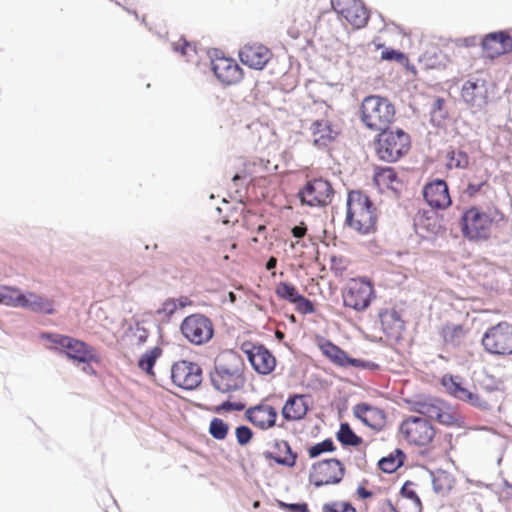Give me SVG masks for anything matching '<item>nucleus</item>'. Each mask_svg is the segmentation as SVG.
<instances>
[{"mask_svg":"<svg viewBox=\"0 0 512 512\" xmlns=\"http://www.w3.org/2000/svg\"><path fill=\"white\" fill-rule=\"evenodd\" d=\"M229 426L220 418H213L210 422L209 432L217 440H223L228 434Z\"/></svg>","mask_w":512,"mask_h":512,"instance_id":"obj_41","label":"nucleus"},{"mask_svg":"<svg viewBox=\"0 0 512 512\" xmlns=\"http://www.w3.org/2000/svg\"><path fill=\"white\" fill-rule=\"evenodd\" d=\"M171 379L179 388L192 390L202 381V370L197 363L181 360L171 367Z\"/></svg>","mask_w":512,"mask_h":512,"instance_id":"obj_16","label":"nucleus"},{"mask_svg":"<svg viewBox=\"0 0 512 512\" xmlns=\"http://www.w3.org/2000/svg\"><path fill=\"white\" fill-rule=\"evenodd\" d=\"M423 197L432 209L444 210L451 203L448 185L444 180L434 179L423 187Z\"/></svg>","mask_w":512,"mask_h":512,"instance_id":"obj_20","label":"nucleus"},{"mask_svg":"<svg viewBox=\"0 0 512 512\" xmlns=\"http://www.w3.org/2000/svg\"><path fill=\"white\" fill-rule=\"evenodd\" d=\"M345 474L342 462L337 459H327L313 465L310 482L316 487L339 483Z\"/></svg>","mask_w":512,"mask_h":512,"instance_id":"obj_15","label":"nucleus"},{"mask_svg":"<svg viewBox=\"0 0 512 512\" xmlns=\"http://www.w3.org/2000/svg\"><path fill=\"white\" fill-rule=\"evenodd\" d=\"M374 181L381 190H391L399 192L402 187V181L399 179L396 171L392 167L380 168L374 175Z\"/></svg>","mask_w":512,"mask_h":512,"instance_id":"obj_32","label":"nucleus"},{"mask_svg":"<svg viewBox=\"0 0 512 512\" xmlns=\"http://www.w3.org/2000/svg\"><path fill=\"white\" fill-rule=\"evenodd\" d=\"M228 299L230 303H234L236 301V296L233 291H229L228 293Z\"/></svg>","mask_w":512,"mask_h":512,"instance_id":"obj_56","label":"nucleus"},{"mask_svg":"<svg viewBox=\"0 0 512 512\" xmlns=\"http://www.w3.org/2000/svg\"><path fill=\"white\" fill-rule=\"evenodd\" d=\"M376 139V153L386 162H396L408 153L411 146L410 136L402 129H384Z\"/></svg>","mask_w":512,"mask_h":512,"instance_id":"obj_7","label":"nucleus"},{"mask_svg":"<svg viewBox=\"0 0 512 512\" xmlns=\"http://www.w3.org/2000/svg\"><path fill=\"white\" fill-rule=\"evenodd\" d=\"M236 247H237V244H236V243H233V244L231 245V248H232V249H235Z\"/></svg>","mask_w":512,"mask_h":512,"instance_id":"obj_63","label":"nucleus"},{"mask_svg":"<svg viewBox=\"0 0 512 512\" xmlns=\"http://www.w3.org/2000/svg\"><path fill=\"white\" fill-rule=\"evenodd\" d=\"M352 411L357 419L374 430H381L386 425V414L379 407L362 402L354 405Z\"/></svg>","mask_w":512,"mask_h":512,"instance_id":"obj_23","label":"nucleus"},{"mask_svg":"<svg viewBox=\"0 0 512 512\" xmlns=\"http://www.w3.org/2000/svg\"><path fill=\"white\" fill-rule=\"evenodd\" d=\"M43 338L55 345V349L63 352L69 359L78 363L97 362L95 349L85 342L60 334H43Z\"/></svg>","mask_w":512,"mask_h":512,"instance_id":"obj_9","label":"nucleus"},{"mask_svg":"<svg viewBox=\"0 0 512 512\" xmlns=\"http://www.w3.org/2000/svg\"><path fill=\"white\" fill-rule=\"evenodd\" d=\"M468 164L469 157L464 151H452L449 154L448 168H466Z\"/></svg>","mask_w":512,"mask_h":512,"instance_id":"obj_42","label":"nucleus"},{"mask_svg":"<svg viewBox=\"0 0 512 512\" xmlns=\"http://www.w3.org/2000/svg\"><path fill=\"white\" fill-rule=\"evenodd\" d=\"M162 355V349L158 346L145 352L138 361V367L150 376H154L153 367L156 360Z\"/></svg>","mask_w":512,"mask_h":512,"instance_id":"obj_36","label":"nucleus"},{"mask_svg":"<svg viewBox=\"0 0 512 512\" xmlns=\"http://www.w3.org/2000/svg\"><path fill=\"white\" fill-rule=\"evenodd\" d=\"M335 450L334 443L331 439H326L320 443L311 446L308 449V455L310 458H315L324 452H332Z\"/></svg>","mask_w":512,"mask_h":512,"instance_id":"obj_45","label":"nucleus"},{"mask_svg":"<svg viewBox=\"0 0 512 512\" xmlns=\"http://www.w3.org/2000/svg\"><path fill=\"white\" fill-rule=\"evenodd\" d=\"M360 283H361V284H363V285L369 286V287H371V286H372V283L370 282V280L365 279V278H362V279L360 280Z\"/></svg>","mask_w":512,"mask_h":512,"instance_id":"obj_57","label":"nucleus"},{"mask_svg":"<svg viewBox=\"0 0 512 512\" xmlns=\"http://www.w3.org/2000/svg\"><path fill=\"white\" fill-rule=\"evenodd\" d=\"M322 512H356L351 503L345 501H333L325 503Z\"/></svg>","mask_w":512,"mask_h":512,"instance_id":"obj_44","label":"nucleus"},{"mask_svg":"<svg viewBox=\"0 0 512 512\" xmlns=\"http://www.w3.org/2000/svg\"><path fill=\"white\" fill-rule=\"evenodd\" d=\"M301 204L310 207H324L332 202L334 189L328 180L314 178L308 180L297 194Z\"/></svg>","mask_w":512,"mask_h":512,"instance_id":"obj_10","label":"nucleus"},{"mask_svg":"<svg viewBox=\"0 0 512 512\" xmlns=\"http://www.w3.org/2000/svg\"><path fill=\"white\" fill-rule=\"evenodd\" d=\"M239 178H240L239 175L236 174V175L233 176L232 180L233 181H237Z\"/></svg>","mask_w":512,"mask_h":512,"instance_id":"obj_61","label":"nucleus"},{"mask_svg":"<svg viewBox=\"0 0 512 512\" xmlns=\"http://www.w3.org/2000/svg\"><path fill=\"white\" fill-rule=\"evenodd\" d=\"M336 436L337 440L343 446H359L363 442L362 438L356 435L350 425L346 422L340 424V428Z\"/></svg>","mask_w":512,"mask_h":512,"instance_id":"obj_37","label":"nucleus"},{"mask_svg":"<svg viewBox=\"0 0 512 512\" xmlns=\"http://www.w3.org/2000/svg\"><path fill=\"white\" fill-rule=\"evenodd\" d=\"M412 409L448 427H461L464 423V418L459 409L441 399L432 398L416 401Z\"/></svg>","mask_w":512,"mask_h":512,"instance_id":"obj_6","label":"nucleus"},{"mask_svg":"<svg viewBox=\"0 0 512 512\" xmlns=\"http://www.w3.org/2000/svg\"><path fill=\"white\" fill-rule=\"evenodd\" d=\"M454 477L445 471H437L433 476V488L437 493L446 494L454 486Z\"/></svg>","mask_w":512,"mask_h":512,"instance_id":"obj_38","label":"nucleus"},{"mask_svg":"<svg viewBox=\"0 0 512 512\" xmlns=\"http://www.w3.org/2000/svg\"><path fill=\"white\" fill-rule=\"evenodd\" d=\"M245 409V404L242 402L225 401L221 405L213 409L214 412L220 413L221 411H242Z\"/></svg>","mask_w":512,"mask_h":512,"instance_id":"obj_49","label":"nucleus"},{"mask_svg":"<svg viewBox=\"0 0 512 512\" xmlns=\"http://www.w3.org/2000/svg\"><path fill=\"white\" fill-rule=\"evenodd\" d=\"M346 224L360 234L376 230V207L362 191H350L347 198Z\"/></svg>","mask_w":512,"mask_h":512,"instance_id":"obj_4","label":"nucleus"},{"mask_svg":"<svg viewBox=\"0 0 512 512\" xmlns=\"http://www.w3.org/2000/svg\"><path fill=\"white\" fill-rule=\"evenodd\" d=\"M279 296L295 306L301 314H311L315 311L313 303L298 293V290H277Z\"/></svg>","mask_w":512,"mask_h":512,"instance_id":"obj_33","label":"nucleus"},{"mask_svg":"<svg viewBox=\"0 0 512 512\" xmlns=\"http://www.w3.org/2000/svg\"><path fill=\"white\" fill-rule=\"evenodd\" d=\"M356 494H357L358 498H360V499H367V498L372 497V495H373V493L371 491L367 490L363 486H359L357 488Z\"/></svg>","mask_w":512,"mask_h":512,"instance_id":"obj_53","label":"nucleus"},{"mask_svg":"<svg viewBox=\"0 0 512 512\" xmlns=\"http://www.w3.org/2000/svg\"><path fill=\"white\" fill-rule=\"evenodd\" d=\"M277 265V259L275 257H270L266 263V269L268 271L273 270Z\"/></svg>","mask_w":512,"mask_h":512,"instance_id":"obj_55","label":"nucleus"},{"mask_svg":"<svg viewBox=\"0 0 512 512\" xmlns=\"http://www.w3.org/2000/svg\"><path fill=\"white\" fill-rule=\"evenodd\" d=\"M277 416L278 413L276 409L264 401L245 411L246 419L261 430L274 427L276 425Z\"/></svg>","mask_w":512,"mask_h":512,"instance_id":"obj_22","label":"nucleus"},{"mask_svg":"<svg viewBox=\"0 0 512 512\" xmlns=\"http://www.w3.org/2000/svg\"><path fill=\"white\" fill-rule=\"evenodd\" d=\"M382 512H398L391 500H385L382 504Z\"/></svg>","mask_w":512,"mask_h":512,"instance_id":"obj_54","label":"nucleus"},{"mask_svg":"<svg viewBox=\"0 0 512 512\" xmlns=\"http://www.w3.org/2000/svg\"><path fill=\"white\" fill-rule=\"evenodd\" d=\"M288 33L294 38H298L299 37V33L296 32V31H292V29H289Z\"/></svg>","mask_w":512,"mask_h":512,"instance_id":"obj_58","label":"nucleus"},{"mask_svg":"<svg viewBox=\"0 0 512 512\" xmlns=\"http://www.w3.org/2000/svg\"><path fill=\"white\" fill-rule=\"evenodd\" d=\"M310 409L309 396L304 394H293L288 397L282 407V416L288 421H299L305 418Z\"/></svg>","mask_w":512,"mask_h":512,"instance_id":"obj_24","label":"nucleus"},{"mask_svg":"<svg viewBox=\"0 0 512 512\" xmlns=\"http://www.w3.org/2000/svg\"><path fill=\"white\" fill-rule=\"evenodd\" d=\"M244 222L249 229H255L258 235H261L264 240L266 239V225L262 221L261 216L249 211L244 217Z\"/></svg>","mask_w":512,"mask_h":512,"instance_id":"obj_40","label":"nucleus"},{"mask_svg":"<svg viewBox=\"0 0 512 512\" xmlns=\"http://www.w3.org/2000/svg\"><path fill=\"white\" fill-rule=\"evenodd\" d=\"M467 332L468 329L464 325L447 323L442 327L441 335L445 343L459 345Z\"/></svg>","mask_w":512,"mask_h":512,"instance_id":"obj_35","label":"nucleus"},{"mask_svg":"<svg viewBox=\"0 0 512 512\" xmlns=\"http://www.w3.org/2000/svg\"><path fill=\"white\" fill-rule=\"evenodd\" d=\"M211 67L216 78L224 85H234L243 79V70L233 58L215 56Z\"/></svg>","mask_w":512,"mask_h":512,"instance_id":"obj_17","label":"nucleus"},{"mask_svg":"<svg viewBox=\"0 0 512 512\" xmlns=\"http://www.w3.org/2000/svg\"><path fill=\"white\" fill-rule=\"evenodd\" d=\"M291 232L295 238H302L307 232V227L302 222L300 225L293 227Z\"/></svg>","mask_w":512,"mask_h":512,"instance_id":"obj_52","label":"nucleus"},{"mask_svg":"<svg viewBox=\"0 0 512 512\" xmlns=\"http://www.w3.org/2000/svg\"><path fill=\"white\" fill-rule=\"evenodd\" d=\"M192 305V301L186 296L168 298L156 309L155 314L161 321H169L178 311Z\"/></svg>","mask_w":512,"mask_h":512,"instance_id":"obj_31","label":"nucleus"},{"mask_svg":"<svg viewBox=\"0 0 512 512\" xmlns=\"http://www.w3.org/2000/svg\"><path fill=\"white\" fill-rule=\"evenodd\" d=\"M404 454L401 450H396V454L382 458L378 466L385 473L395 472L403 464Z\"/></svg>","mask_w":512,"mask_h":512,"instance_id":"obj_39","label":"nucleus"},{"mask_svg":"<svg viewBox=\"0 0 512 512\" xmlns=\"http://www.w3.org/2000/svg\"><path fill=\"white\" fill-rule=\"evenodd\" d=\"M321 352L329 358L334 364L341 367H357V368H367L369 366L363 360L350 358L345 351L336 346L330 341H325L320 345Z\"/></svg>","mask_w":512,"mask_h":512,"instance_id":"obj_25","label":"nucleus"},{"mask_svg":"<svg viewBox=\"0 0 512 512\" xmlns=\"http://www.w3.org/2000/svg\"><path fill=\"white\" fill-rule=\"evenodd\" d=\"M210 380L212 386L221 393L241 390L246 382L242 357L231 351L222 353L215 361Z\"/></svg>","mask_w":512,"mask_h":512,"instance_id":"obj_2","label":"nucleus"},{"mask_svg":"<svg viewBox=\"0 0 512 512\" xmlns=\"http://www.w3.org/2000/svg\"><path fill=\"white\" fill-rule=\"evenodd\" d=\"M331 6L355 29L363 28L368 23L369 12L361 0H331Z\"/></svg>","mask_w":512,"mask_h":512,"instance_id":"obj_14","label":"nucleus"},{"mask_svg":"<svg viewBox=\"0 0 512 512\" xmlns=\"http://www.w3.org/2000/svg\"><path fill=\"white\" fill-rule=\"evenodd\" d=\"M172 46L174 51L179 52L182 55H187L190 50L194 51L192 45L183 38H180L178 41L174 42Z\"/></svg>","mask_w":512,"mask_h":512,"instance_id":"obj_50","label":"nucleus"},{"mask_svg":"<svg viewBox=\"0 0 512 512\" xmlns=\"http://www.w3.org/2000/svg\"><path fill=\"white\" fill-rule=\"evenodd\" d=\"M490 173L487 168L478 166L475 168L473 174L471 175L465 193L469 197L476 196L477 193L484 190L485 192L491 191L494 193L493 189L489 185Z\"/></svg>","mask_w":512,"mask_h":512,"instance_id":"obj_30","label":"nucleus"},{"mask_svg":"<svg viewBox=\"0 0 512 512\" xmlns=\"http://www.w3.org/2000/svg\"><path fill=\"white\" fill-rule=\"evenodd\" d=\"M0 304L48 314L53 312L51 301L43 299L31 291L23 293L22 290H0Z\"/></svg>","mask_w":512,"mask_h":512,"instance_id":"obj_11","label":"nucleus"},{"mask_svg":"<svg viewBox=\"0 0 512 512\" xmlns=\"http://www.w3.org/2000/svg\"><path fill=\"white\" fill-rule=\"evenodd\" d=\"M381 60L403 63L407 61V57L403 52L394 49H385L381 53Z\"/></svg>","mask_w":512,"mask_h":512,"instance_id":"obj_47","label":"nucleus"},{"mask_svg":"<svg viewBox=\"0 0 512 512\" xmlns=\"http://www.w3.org/2000/svg\"><path fill=\"white\" fill-rule=\"evenodd\" d=\"M259 504H260L259 501L254 502V504H253L254 508L259 507Z\"/></svg>","mask_w":512,"mask_h":512,"instance_id":"obj_62","label":"nucleus"},{"mask_svg":"<svg viewBox=\"0 0 512 512\" xmlns=\"http://www.w3.org/2000/svg\"><path fill=\"white\" fill-rule=\"evenodd\" d=\"M375 298V290H343L342 293L344 306L358 312L367 309Z\"/></svg>","mask_w":512,"mask_h":512,"instance_id":"obj_28","label":"nucleus"},{"mask_svg":"<svg viewBox=\"0 0 512 512\" xmlns=\"http://www.w3.org/2000/svg\"><path fill=\"white\" fill-rule=\"evenodd\" d=\"M441 383L454 398L483 410H499L506 398L504 389L499 385H480L471 392L462 386L459 377L452 375L443 376Z\"/></svg>","mask_w":512,"mask_h":512,"instance_id":"obj_1","label":"nucleus"},{"mask_svg":"<svg viewBox=\"0 0 512 512\" xmlns=\"http://www.w3.org/2000/svg\"><path fill=\"white\" fill-rule=\"evenodd\" d=\"M276 448L279 453L277 455L268 453L266 458L272 459L276 463L287 467H293L296 464L297 455L292 452L291 446L287 441L276 443Z\"/></svg>","mask_w":512,"mask_h":512,"instance_id":"obj_34","label":"nucleus"},{"mask_svg":"<svg viewBox=\"0 0 512 512\" xmlns=\"http://www.w3.org/2000/svg\"><path fill=\"white\" fill-rule=\"evenodd\" d=\"M481 47L487 58L494 59L512 51V37L505 31L489 33L483 38Z\"/></svg>","mask_w":512,"mask_h":512,"instance_id":"obj_21","label":"nucleus"},{"mask_svg":"<svg viewBox=\"0 0 512 512\" xmlns=\"http://www.w3.org/2000/svg\"><path fill=\"white\" fill-rule=\"evenodd\" d=\"M289 320L293 323H296V317L293 314L289 316Z\"/></svg>","mask_w":512,"mask_h":512,"instance_id":"obj_59","label":"nucleus"},{"mask_svg":"<svg viewBox=\"0 0 512 512\" xmlns=\"http://www.w3.org/2000/svg\"><path fill=\"white\" fill-rule=\"evenodd\" d=\"M399 432L409 445L416 447H429L436 436L433 424L427 418L418 416L405 418Z\"/></svg>","mask_w":512,"mask_h":512,"instance_id":"obj_8","label":"nucleus"},{"mask_svg":"<svg viewBox=\"0 0 512 512\" xmlns=\"http://www.w3.org/2000/svg\"><path fill=\"white\" fill-rule=\"evenodd\" d=\"M237 441L240 445L247 444L253 436L251 429L247 426H239L235 431Z\"/></svg>","mask_w":512,"mask_h":512,"instance_id":"obj_48","label":"nucleus"},{"mask_svg":"<svg viewBox=\"0 0 512 512\" xmlns=\"http://www.w3.org/2000/svg\"><path fill=\"white\" fill-rule=\"evenodd\" d=\"M239 58L249 68L263 70L272 58V52L261 43H248L240 49Z\"/></svg>","mask_w":512,"mask_h":512,"instance_id":"obj_18","label":"nucleus"},{"mask_svg":"<svg viewBox=\"0 0 512 512\" xmlns=\"http://www.w3.org/2000/svg\"><path fill=\"white\" fill-rule=\"evenodd\" d=\"M180 329L183 336L195 345L207 343L214 334L211 320L202 314H191L184 318Z\"/></svg>","mask_w":512,"mask_h":512,"instance_id":"obj_13","label":"nucleus"},{"mask_svg":"<svg viewBox=\"0 0 512 512\" xmlns=\"http://www.w3.org/2000/svg\"><path fill=\"white\" fill-rule=\"evenodd\" d=\"M131 341H133L136 345L141 346L146 343L149 337V331L141 326L139 323H136L134 327L130 328Z\"/></svg>","mask_w":512,"mask_h":512,"instance_id":"obj_43","label":"nucleus"},{"mask_svg":"<svg viewBox=\"0 0 512 512\" xmlns=\"http://www.w3.org/2000/svg\"><path fill=\"white\" fill-rule=\"evenodd\" d=\"M482 345L491 354H512V325L500 322L490 327L482 337Z\"/></svg>","mask_w":512,"mask_h":512,"instance_id":"obj_12","label":"nucleus"},{"mask_svg":"<svg viewBox=\"0 0 512 512\" xmlns=\"http://www.w3.org/2000/svg\"><path fill=\"white\" fill-rule=\"evenodd\" d=\"M401 494L404 497L412 500L419 512L422 511V502L417 493L414 491L412 482L407 481L404 483V485L401 488Z\"/></svg>","mask_w":512,"mask_h":512,"instance_id":"obj_46","label":"nucleus"},{"mask_svg":"<svg viewBox=\"0 0 512 512\" xmlns=\"http://www.w3.org/2000/svg\"><path fill=\"white\" fill-rule=\"evenodd\" d=\"M313 144L319 149L330 147L340 135V128L327 118L315 120L311 124Z\"/></svg>","mask_w":512,"mask_h":512,"instance_id":"obj_19","label":"nucleus"},{"mask_svg":"<svg viewBox=\"0 0 512 512\" xmlns=\"http://www.w3.org/2000/svg\"><path fill=\"white\" fill-rule=\"evenodd\" d=\"M501 222H507L505 215L498 208L481 210L477 206L466 209L460 220L463 237L470 241H485L491 236L492 229Z\"/></svg>","mask_w":512,"mask_h":512,"instance_id":"obj_3","label":"nucleus"},{"mask_svg":"<svg viewBox=\"0 0 512 512\" xmlns=\"http://www.w3.org/2000/svg\"><path fill=\"white\" fill-rule=\"evenodd\" d=\"M280 506L289 512H308L307 504H286L281 502Z\"/></svg>","mask_w":512,"mask_h":512,"instance_id":"obj_51","label":"nucleus"},{"mask_svg":"<svg viewBox=\"0 0 512 512\" xmlns=\"http://www.w3.org/2000/svg\"><path fill=\"white\" fill-rule=\"evenodd\" d=\"M252 241L255 242V243L258 242V238L257 237H253Z\"/></svg>","mask_w":512,"mask_h":512,"instance_id":"obj_64","label":"nucleus"},{"mask_svg":"<svg viewBox=\"0 0 512 512\" xmlns=\"http://www.w3.org/2000/svg\"><path fill=\"white\" fill-rule=\"evenodd\" d=\"M248 359L259 374H270L276 365L275 357L264 346H254L248 352Z\"/></svg>","mask_w":512,"mask_h":512,"instance_id":"obj_26","label":"nucleus"},{"mask_svg":"<svg viewBox=\"0 0 512 512\" xmlns=\"http://www.w3.org/2000/svg\"><path fill=\"white\" fill-rule=\"evenodd\" d=\"M486 92L484 80H468L462 86L461 97L468 105L481 107L486 103Z\"/></svg>","mask_w":512,"mask_h":512,"instance_id":"obj_29","label":"nucleus"},{"mask_svg":"<svg viewBox=\"0 0 512 512\" xmlns=\"http://www.w3.org/2000/svg\"><path fill=\"white\" fill-rule=\"evenodd\" d=\"M395 114L391 101L379 95L366 96L360 105V119L371 131L387 129L394 121Z\"/></svg>","mask_w":512,"mask_h":512,"instance_id":"obj_5","label":"nucleus"},{"mask_svg":"<svg viewBox=\"0 0 512 512\" xmlns=\"http://www.w3.org/2000/svg\"><path fill=\"white\" fill-rule=\"evenodd\" d=\"M442 103H443V100H442V99H438V100H437V105H438V107H439V108H440V106H441V104H442Z\"/></svg>","mask_w":512,"mask_h":512,"instance_id":"obj_60","label":"nucleus"},{"mask_svg":"<svg viewBox=\"0 0 512 512\" xmlns=\"http://www.w3.org/2000/svg\"><path fill=\"white\" fill-rule=\"evenodd\" d=\"M382 330L385 335L393 340L401 338L405 329V322L395 309H386L379 314Z\"/></svg>","mask_w":512,"mask_h":512,"instance_id":"obj_27","label":"nucleus"}]
</instances>
